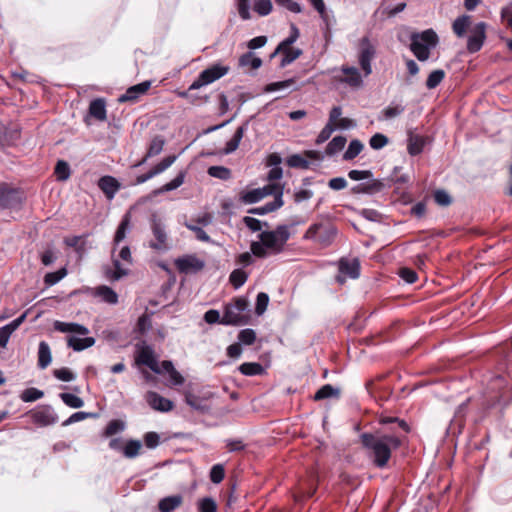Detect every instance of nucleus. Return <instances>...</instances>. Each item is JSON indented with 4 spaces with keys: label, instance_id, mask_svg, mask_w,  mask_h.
Returning <instances> with one entry per match:
<instances>
[{
    "label": "nucleus",
    "instance_id": "f257e3e1",
    "mask_svg": "<svg viewBox=\"0 0 512 512\" xmlns=\"http://www.w3.org/2000/svg\"><path fill=\"white\" fill-rule=\"evenodd\" d=\"M291 226L278 225L274 230H264L258 234V240L252 241L250 250L256 258H267L279 255L285 250V246L291 237Z\"/></svg>",
    "mask_w": 512,
    "mask_h": 512
},
{
    "label": "nucleus",
    "instance_id": "f03ea898",
    "mask_svg": "<svg viewBox=\"0 0 512 512\" xmlns=\"http://www.w3.org/2000/svg\"><path fill=\"white\" fill-rule=\"evenodd\" d=\"M360 439L363 447L370 452L373 463L378 468H384L391 458V450L398 449L401 446V440L395 434L363 433Z\"/></svg>",
    "mask_w": 512,
    "mask_h": 512
},
{
    "label": "nucleus",
    "instance_id": "7ed1b4c3",
    "mask_svg": "<svg viewBox=\"0 0 512 512\" xmlns=\"http://www.w3.org/2000/svg\"><path fill=\"white\" fill-rule=\"evenodd\" d=\"M409 48L413 55L421 62L429 59L430 51L434 49L438 43L439 38L433 29H426L422 32H413L410 35Z\"/></svg>",
    "mask_w": 512,
    "mask_h": 512
},
{
    "label": "nucleus",
    "instance_id": "20e7f679",
    "mask_svg": "<svg viewBox=\"0 0 512 512\" xmlns=\"http://www.w3.org/2000/svg\"><path fill=\"white\" fill-rule=\"evenodd\" d=\"M248 308V301L244 297H236L224 306L221 324L226 326L245 325L249 316L245 314Z\"/></svg>",
    "mask_w": 512,
    "mask_h": 512
},
{
    "label": "nucleus",
    "instance_id": "39448f33",
    "mask_svg": "<svg viewBox=\"0 0 512 512\" xmlns=\"http://www.w3.org/2000/svg\"><path fill=\"white\" fill-rule=\"evenodd\" d=\"M337 233V228L332 223L319 222L310 225L303 235V238L305 240H311L321 247H328L334 242Z\"/></svg>",
    "mask_w": 512,
    "mask_h": 512
},
{
    "label": "nucleus",
    "instance_id": "423d86ee",
    "mask_svg": "<svg viewBox=\"0 0 512 512\" xmlns=\"http://www.w3.org/2000/svg\"><path fill=\"white\" fill-rule=\"evenodd\" d=\"M230 70V67L221 63H215L200 72L198 77L189 86V90L200 89L203 86L209 85L216 80L225 76Z\"/></svg>",
    "mask_w": 512,
    "mask_h": 512
},
{
    "label": "nucleus",
    "instance_id": "0eeeda50",
    "mask_svg": "<svg viewBox=\"0 0 512 512\" xmlns=\"http://www.w3.org/2000/svg\"><path fill=\"white\" fill-rule=\"evenodd\" d=\"M151 231L154 239L149 242V247L159 252L167 251L169 244L166 226L156 215L151 218Z\"/></svg>",
    "mask_w": 512,
    "mask_h": 512
},
{
    "label": "nucleus",
    "instance_id": "6e6552de",
    "mask_svg": "<svg viewBox=\"0 0 512 512\" xmlns=\"http://www.w3.org/2000/svg\"><path fill=\"white\" fill-rule=\"evenodd\" d=\"M376 56V48L368 37H363L359 43L358 63L363 71L364 77L372 73V61Z\"/></svg>",
    "mask_w": 512,
    "mask_h": 512
},
{
    "label": "nucleus",
    "instance_id": "1a4fd4ad",
    "mask_svg": "<svg viewBox=\"0 0 512 512\" xmlns=\"http://www.w3.org/2000/svg\"><path fill=\"white\" fill-rule=\"evenodd\" d=\"M27 415L39 427H47L58 422L59 418L51 405H39L30 410Z\"/></svg>",
    "mask_w": 512,
    "mask_h": 512
},
{
    "label": "nucleus",
    "instance_id": "9d476101",
    "mask_svg": "<svg viewBox=\"0 0 512 512\" xmlns=\"http://www.w3.org/2000/svg\"><path fill=\"white\" fill-rule=\"evenodd\" d=\"M22 202L23 195L19 189L0 184V210L19 208Z\"/></svg>",
    "mask_w": 512,
    "mask_h": 512
},
{
    "label": "nucleus",
    "instance_id": "9b49d317",
    "mask_svg": "<svg viewBox=\"0 0 512 512\" xmlns=\"http://www.w3.org/2000/svg\"><path fill=\"white\" fill-rule=\"evenodd\" d=\"M486 28L485 22H478L471 28V34L467 40V50L470 53H476L482 48L486 39Z\"/></svg>",
    "mask_w": 512,
    "mask_h": 512
},
{
    "label": "nucleus",
    "instance_id": "f8f14e48",
    "mask_svg": "<svg viewBox=\"0 0 512 512\" xmlns=\"http://www.w3.org/2000/svg\"><path fill=\"white\" fill-rule=\"evenodd\" d=\"M175 266L180 273H196L205 266L203 260L195 255H185L175 260Z\"/></svg>",
    "mask_w": 512,
    "mask_h": 512
},
{
    "label": "nucleus",
    "instance_id": "ddd939ff",
    "mask_svg": "<svg viewBox=\"0 0 512 512\" xmlns=\"http://www.w3.org/2000/svg\"><path fill=\"white\" fill-rule=\"evenodd\" d=\"M340 70L344 76L337 77L336 80L338 82L346 84L351 88H360L363 85V77L358 68L342 65Z\"/></svg>",
    "mask_w": 512,
    "mask_h": 512
},
{
    "label": "nucleus",
    "instance_id": "4468645a",
    "mask_svg": "<svg viewBox=\"0 0 512 512\" xmlns=\"http://www.w3.org/2000/svg\"><path fill=\"white\" fill-rule=\"evenodd\" d=\"M152 82L149 80L143 81L139 84L133 85L129 87L124 94L120 95L118 98V102L125 103H135L141 96L146 94V92L150 89Z\"/></svg>",
    "mask_w": 512,
    "mask_h": 512
},
{
    "label": "nucleus",
    "instance_id": "2eb2a0df",
    "mask_svg": "<svg viewBox=\"0 0 512 512\" xmlns=\"http://www.w3.org/2000/svg\"><path fill=\"white\" fill-rule=\"evenodd\" d=\"M137 363L145 365L149 367L153 372L160 373V368L158 362L154 355V350L151 346L145 345L143 346L138 355H137Z\"/></svg>",
    "mask_w": 512,
    "mask_h": 512
},
{
    "label": "nucleus",
    "instance_id": "dca6fc26",
    "mask_svg": "<svg viewBox=\"0 0 512 512\" xmlns=\"http://www.w3.org/2000/svg\"><path fill=\"white\" fill-rule=\"evenodd\" d=\"M146 401L151 408L160 412H168L173 409V402L157 392L149 391L146 395Z\"/></svg>",
    "mask_w": 512,
    "mask_h": 512
},
{
    "label": "nucleus",
    "instance_id": "f3484780",
    "mask_svg": "<svg viewBox=\"0 0 512 512\" xmlns=\"http://www.w3.org/2000/svg\"><path fill=\"white\" fill-rule=\"evenodd\" d=\"M386 188V184L379 179H372L366 183H360L352 187V193L354 194H375L383 191Z\"/></svg>",
    "mask_w": 512,
    "mask_h": 512
},
{
    "label": "nucleus",
    "instance_id": "a211bd4d",
    "mask_svg": "<svg viewBox=\"0 0 512 512\" xmlns=\"http://www.w3.org/2000/svg\"><path fill=\"white\" fill-rule=\"evenodd\" d=\"M98 188L111 200L120 189V183L112 176H103L98 180Z\"/></svg>",
    "mask_w": 512,
    "mask_h": 512
},
{
    "label": "nucleus",
    "instance_id": "6ab92c4d",
    "mask_svg": "<svg viewBox=\"0 0 512 512\" xmlns=\"http://www.w3.org/2000/svg\"><path fill=\"white\" fill-rule=\"evenodd\" d=\"M339 272L347 275L352 279H356L360 275V262L358 259H345L339 261Z\"/></svg>",
    "mask_w": 512,
    "mask_h": 512
},
{
    "label": "nucleus",
    "instance_id": "aec40b11",
    "mask_svg": "<svg viewBox=\"0 0 512 512\" xmlns=\"http://www.w3.org/2000/svg\"><path fill=\"white\" fill-rule=\"evenodd\" d=\"M183 497L180 494L167 496L158 502L160 512H173L181 506Z\"/></svg>",
    "mask_w": 512,
    "mask_h": 512
},
{
    "label": "nucleus",
    "instance_id": "412c9836",
    "mask_svg": "<svg viewBox=\"0 0 512 512\" xmlns=\"http://www.w3.org/2000/svg\"><path fill=\"white\" fill-rule=\"evenodd\" d=\"M103 273L108 281L114 282L127 275L128 269L123 268L118 259L113 260L112 267H104Z\"/></svg>",
    "mask_w": 512,
    "mask_h": 512
},
{
    "label": "nucleus",
    "instance_id": "4be33fe9",
    "mask_svg": "<svg viewBox=\"0 0 512 512\" xmlns=\"http://www.w3.org/2000/svg\"><path fill=\"white\" fill-rule=\"evenodd\" d=\"M425 146V138L413 133L409 134L407 140V151L411 156H417L423 152Z\"/></svg>",
    "mask_w": 512,
    "mask_h": 512
},
{
    "label": "nucleus",
    "instance_id": "5701e85b",
    "mask_svg": "<svg viewBox=\"0 0 512 512\" xmlns=\"http://www.w3.org/2000/svg\"><path fill=\"white\" fill-rule=\"evenodd\" d=\"M238 65L242 68L248 67L250 70H257L262 66V59L249 51L239 57Z\"/></svg>",
    "mask_w": 512,
    "mask_h": 512
},
{
    "label": "nucleus",
    "instance_id": "b1692460",
    "mask_svg": "<svg viewBox=\"0 0 512 512\" xmlns=\"http://www.w3.org/2000/svg\"><path fill=\"white\" fill-rule=\"evenodd\" d=\"M299 36H300L299 29L297 28V26L294 23H292L290 25V35L287 38H285L284 40H282L277 45L276 49L271 54V58L275 57L277 54H279V51L285 49L286 47L292 46L297 41Z\"/></svg>",
    "mask_w": 512,
    "mask_h": 512
},
{
    "label": "nucleus",
    "instance_id": "393cba45",
    "mask_svg": "<svg viewBox=\"0 0 512 512\" xmlns=\"http://www.w3.org/2000/svg\"><path fill=\"white\" fill-rule=\"evenodd\" d=\"M246 128H247V123H245L237 128V130L235 131L232 138L226 143V146L224 148L225 154H231L237 150V148L239 147V144L244 136Z\"/></svg>",
    "mask_w": 512,
    "mask_h": 512
},
{
    "label": "nucleus",
    "instance_id": "a878e982",
    "mask_svg": "<svg viewBox=\"0 0 512 512\" xmlns=\"http://www.w3.org/2000/svg\"><path fill=\"white\" fill-rule=\"evenodd\" d=\"M246 128H247V123H245L237 128V130L235 131L232 138L226 143V146L224 148L225 154H231L237 150V148L239 147V144L244 136Z\"/></svg>",
    "mask_w": 512,
    "mask_h": 512
},
{
    "label": "nucleus",
    "instance_id": "bb28decb",
    "mask_svg": "<svg viewBox=\"0 0 512 512\" xmlns=\"http://www.w3.org/2000/svg\"><path fill=\"white\" fill-rule=\"evenodd\" d=\"M471 24V16L470 15H461L457 17L452 24V30L455 35L459 38L464 37L467 31V28Z\"/></svg>",
    "mask_w": 512,
    "mask_h": 512
},
{
    "label": "nucleus",
    "instance_id": "cd10ccee",
    "mask_svg": "<svg viewBox=\"0 0 512 512\" xmlns=\"http://www.w3.org/2000/svg\"><path fill=\"white\" fill-rule=\"evenodd\" d=\"M54 328L55 330L63 333H77L80 335H85L88 332V330L82 325L61 321H55Z\"/></svg>",
    "mask_w": 512,
    "mask_h": 512
},
{
    "label": "nucleus",
    "instance_id": "c85d7f7f",
    "mask_svg": "<svg viewBox=\"0 0 512 512\" xmlns=\"http://www.w3.org/2000/svg\"><path fill=\"white\" fill-rule=\"evenodd\" d=\"M51 350L47 342L41 341L38 346V367L45 369L51 363Z\"/></svg>",
    "mask_w": 512,
    "mask_h": 512
},
{
    "label": "nucleus",
    "instance_id": "c756f323",
    "mask_svg": "<svg viewBox=\"0 0 512 512\" xmlns=\"http://www.w3.org/2000/svg\"><path fill=\"white\" fill-rule=\"evenodd\" d=\"M98 299L109 305L118 303V294L106 285H98Z\"/></svg>",
    "mask_w": 512,
    "mask_h": 512
},
{
    "label": "nucleus",
    "instance_id": "7c9ffc66",
    "mask_svg": "<svg viewBox=\"0 0 512 512\" xmlns=\"http://www.w3.org/2000/svg\"><path fill=\"white\" fill-rule=\"evenodd\" d=\"M279 54L283 55L279 66L280 68H284L298 59L302 55V50L288 46L285 49L279 51Z\"/></svg>",
    "mask_w": 512,
    "mask_h": 512
},
{
    "label": "nucleus",
    "instance_id": "2f4dec72",
    "mask_svg": "<svg viewBox=\"0 0 512 512\" xmlns=\"http://www.w3.org/2000/svg\"><path fill=\"white\" fill-rule=\"evenodd\" d=\"M95 339L93 337L80 338L77 336H70L68 338V346L75 351H82L94 345Z\"/></svg>",
    "mask_w": 512,
    "mask_h": 512
},
{
    "label": "nucleus",
    "instance_id": "473e14b6",
    "mask_svg": "<svg viewBox=\"0 0 512 512\" xmlns=\"http://www.w3.org/2000/svg\"><path fill=\"white\" fill-rule=\"evenodd\" d=\"M164 144H165V140L162 136H160V135L155 136L151 140L148 150H147V153H146V156L144 157V159L142 160L141 163H144L148 158L159 155L163 150Z\"/></svg>",
    "mask_w": 512,
    "mask_h": 512
},
{
    "label": "nucleus",
    "instance_id": "72a5a7b5",
    "mask_svg": "<svg viewBox=\"0 0 512 512\" xmlns=\"http://www.w3.org/2000/svg\"><path fill=\"white\" fill-rule=\"evenodd\" d=\"M262 188H256L249 191L241 192L240 201L244 204H254L261 201L265 197Z\"/></svg>",
    "mask_w": 512,
    "mask_h": 512
},
{
    "label": "nucleus",
    "instance_id": "f704fd0d",
    "mask_svg": "<svg viewBox=\"0 0 512 512\" xmlns=\"http://www.w3.org/2000/svg\"><path fill=\"white\" fill-rule=\"evenodd\" d=\"M141 448H142L141 441L135 440V439L127 440L123 446L122 455L128 459L135 458L140 454Z\"/></svg>",
    "mask_w": 512,
    "mask_h": 512
},
{
    "label": "nucleus",
    "instance_id": "c9c22d12",
    "mask_svg": "<svg viewBox=\"0 0 512 512\" xmlns=\"http://www.w3.org/2000/svg\"><path fill=\"white\" fill-rule=\"evenodd\" d=\"M238 370L245 376H257L265 373L264 367L257 362L242 363Z\"/></svg>",
    "mask_w": 512,
    "mask_h": 512
},
{
    "label": "nucleus",
    "instance_id": "e433bc0d",
    "mask_svg": "<svg viewBox=\"0 0 512 512\" xmlns=\"http://www.w3.org/2000/svg\"><path fill=\"white\" fill-rule=\"evenodd\" d=\"M284 202L283 200H277V201H271L266 203L263 206L251 208L248 210V213L255 214V215H266L268 213L274 212L277 209L281 208L283 206Z\"/></svg>",
    "mask_w": 512,
    "mask_h": 512
},
{
    "label": "nucleus",
    "instance_id": "4c0bfd02",
    "mask_svg": "<svg viewBox=\"0 0 512 512\" xmlns=\"http://www.w3.org/2000/svg\"><path fill=\"white\" fill-rule=\"evenodd\" d=\"M340 390L338 388L333 387L330 384L323 385L314 395V400H324L331 397H339Z\"/></svg>",
    "mask_w": 512,
    "mask_h": 512
},
{
    "label": "nucleus",
    "instance_id": "58836bf2",
    "mask_svg": "<svg viewBox=\"0 0 512 512\" xmlns=\"http://www.w3.org/2000/svg\"><path fill=\"white\" fill-rule=\"evenodd\" d=\"M126 428V423L120 419L111 420L103 431L105 437H111L123 432Z\"/></svg>",
    "mask_w": 512,
    "mask_h": 512
},
{
    "label": "nucleus",
    "instance_id": "ea45409f",
    "mask_svg": "<svg viewBox=\"0 0 512 512\" xmlns=\"http://www.w3.org/2000/svg\"><path fill=\"white\" fill-rule=\"evenodd\" d=\"M248 279V273L243 269H234L229 275V282L235 289L242 287Z\"/></svg>",
    "mask_w": 512,
    "mask_h": 512
},
{
    "label": "nucleus",
    "instance_id": "a19ab883",
    "mask_svg": "<svg viewBox=\"0 0 512 512\" xmlns=\"http://www.w3.org/2000/svg\"><path fill=\"white\" fill-rule=\"evenodd\" d=\"M54 174L57 181L64 182L68 180L71 175V169L69 164L64 160H59L56 163Z\"/></svg>",
    "mask_w": 512,
    "mask_h": 512
},
{
    "label": "nucleus",
    "instance_id": "79ce46f5",
    "mask_svg": "<svg viewBox=\"0 0 512 512\" xmlns=\"http://www.w3.org/2000/svg\"><path fill=\"white\" fill-rule=\"evenodd\" d=\"M363 144L358 139H353L350 141L347 150L343 154V159L346 161L353 160L357 157L361 151L363 150Z\"/></svg>",
    "mask_w": 512,
    "mask_h": 512
},
{
    "label": "nucleus",
    "instance_id": "37998d69",
    "mask_svg": "<svg viewBox=\"0 0 512 512\" xmlns=\"http://www.w3.org/2000/svg\"><path fill=\"white\" fill-rule=\"evenodd\" d=\"M347 140L344 136H335L326 147V154L329 156L340 152L346 144Z\"/></svg>",
    "mask_w": 512,
    "mask_h": 512
},
{
    "label": "nucleus",
    "instance_id": "c03bdc74",
    "mask_svg": "<svg viewBox=\"0 0 512 512\" xmlns=\"http://www.w3.org/2000/svg\"><path fill=\"white\" fill-rule=\"evenodd\" d=\"M185 176H186L185 171L179 172L173 180L164 184L157 192L163 193V192H169V191H173V190L177 189L184 183Z\"/></svg>",
    "mask_w": 512,
    "mask_h": 512
},
{
    "label": "nucleus",
    "instance_id": "a18cd8bd",
    "mask_svg": "<svg viewBox=\"0 0 512 512\" xmlns=\"http://www.w3.org/2000/svg\"><path fill=\"white\" fill-rule=\"evenodd\" d=\"M60 399L70 408H81L84 405V401L75 394L72 393H60Z\"/></svg>",
    "mask_w": 512,
    "mask_h": 512
},
{
    "label": "nucleus",
    "instance_id": "49530a36",
    "mask_svg": "<svg viewBox=\"0 0 512 512\" xmlns=\"http://www.w3.org/2000/svg\"><path fill=\"white\" fill-rule=\"evenodd\" d=\"M43 396H44V392L42 390L31 387V388H27L24 391H22V393L20 395V399L25 403H29V402H34L36 400H39Z\"/></svg>",
    "mask_w": 512,
    "mask_h": 512
},
{
    "label": "nucleus",
    "instance_id": "de8ad7c7",
    "mask_svg": "<svg viewBox=\"0 0 512 512\" xmlns=\"http://www.w3.org/2000/svg\"><path fill=\"white\" fill-rule=\"evenodd\" d=\"M445 72L442 69L432 71L426 80V87L428 89L436 88L444 79Z\"/></svg>",
    "mask_w": 512,
    "mask_h": 512
},
{
    "label": "nucleus",
    "instance_id": "09e8293b",
    "mask_svg": "<svg viewBox=\"0 0 512 512\" xmlns=\"http://www.w3.org/2000/svg\"><path fill=\"white\" fill-rule=\"evenodd\" d=\"M67 275L66 268H60L55 272H49L44 277V282L48 286H53L61 281Z\"/></svg>",
    "mask_w": 512,
    "mask_h": 512
},
{
    "label": "nucleus",
    "instance_id": "8fccbe9b",
    "mask_svg": "<svg viewBox=\"0 0 512 512\" xmlns=\"http://www.w3.org/2000/svg\"><path fill=\"white\" fill-rule=\"evenodd\" d=\"M243 223L246 225V227L251 230L252 232H261L263 227L268 228L269 223L268 222H262L258 220L257 218L245 216L243 218Z\"/></svg>",
    "mask_w": 512,
    "mask_h": 512
},
{
    "label": "nucleus",
    "instance_id": "3c124183",
    "mask_svg": "<svg viewBox=\"0 0 512 512\" xmlns=\"http://www.w3.org/2000/svg\"><path fill=\"white\" fill-rule=\"evenodd\" d=\"M198 512H217V504L211 497H204L197 502Z\"/></svg>",
    "mask_w": 512,
    "mask_h": 512
},
{
    "label": "nucleus",
    "instance_id": "603ef678",
    "mask_svg": "<svg viewBox=\"0 0 512 512\" xmlns=\"http://www.w3.org/2000/svg\"><path fill=\"white\" fill-rule=\"evenodd\" d=\"M129 223H130V218H129V215L126 214L123 217L122 221L120 222V224L116 230L115 237H114L115 244H118L125 238L126 232L129 228Z\"/></svg>",
    "mask_w": 512,
    "mask_h": 512
},
{
    "label": "nucleus",
    "instance_id": "864d4df0",
    "mask_svg": "<svg viewBox=\"0 0 512 512\" xmlns=\"http://www.w3.org/2000/svg\"><path fill=\"white\" fill-rule=\"evenodd\" d=\"M185 226L192 232H194L195 234V237L197 240L201 241V242H206V243H212V239L210 238V236L203 230V228L201 226H198L196 224H193V223H186Z\"/></svg>",
    "mask_w": 512,
    "mask_h": 512
},
{
    "label": "nucleus",
    "instance_id": "5fc2aeb1",
    "mask_svg": "<svg viewBox=\"0 0 512 512\" xmlns=\"http://www.w3.org/2000/svg\"><path fill=\"white\" fill-rule=\"evenodd\" d=\"M254 11L260 16H267L272 11L271 0H254Z\"/></svg>",
    "mask_w": 512,
    "mask_h": 512
},
{
    "label": "nucleus",
    "instance_id": "6e6d98bb",
    "mask_svg": "<svg viewBox=\"0 0 512 512\" xmlns=\"http://www.w3.org/2000/svg\"><path fill=\"white\" fill-rule=\"evenodd\" d=\"M262 189L264 190L263 193H265V197L268 195H273V201H277L278 199L283 200V186H281L280 184L271 183L262 187Z\"/></svg>",
    "mask_w": 512,
    "mask_h": 512
},
{
    "label": "nucleus",
    "instance_id": "4d7b16f0",
    "mask_svg": "<svg viewBox=\"0 0 512 512\" xmlns=\"http://www.w3.org/2000/svg\"><path fill=\"white\" fill-rule=\"evenodd\" d=\"M379 423L382 425L396 423L398 425V427L401 428L404 432L407 433L410 431V427H409L408 423L403 419H399L398 417L381 416L379 419Z\"/></svg>",
    "mask_w": 512,
    "mask_h": 512
},
{
    "label": "nucleus",
    "instance_id": "13d9d810",
    "mask_svg": "<svg viewBox=\"0 0 512 512\" xmlns=\"http://www.w3.org/2000/svg\"><path fill=\"white\" fill-rule=\"evenodd\" d=\"M208 174L221 180H227L231 176V171L223 166H211L208 168Z\"/></svg>",
    "mask_w": 512,
    "mask_h": 512
},
{
    "label": "nucleus",
    "instance_id": "bf43d9fd",
    "mask_svg": "<svg viewBox=\"0 0 512 512\" xmlns=\"http://www.w3.org/2000/svg\"><path fill=\"white\" fill-rule=\"evenodd\" d=\"M210 480L214 484H219L225 477V469L222 464H215L212 466L209 474Z\"/></svg>",
    "mask_w": 512,
    "mask_h": 512
},
{
    "label": "nucleus",
    "instance_id": "052dcab7",
    "mask_svg": "<svg viewBox=\"0 0 512 512\" xmlns=\"http://www.w3.org/2000/svg\"><path fill=\"white\" fill-rule=\"evenodd\" d=\"M404 110L405 107L401 104H391L382 111V114L384 119L388 120L401 115L404 112Z\"/></svg>",
    "mask_w": 512,
    "mask_h": 512
},
{
    "label": "nucleus",
    "instance_id": "680f3d73",
    "mask_svg": "<svg viewBox=\"0 0 512 512\" xmlns=\"http://www.w3.org/2000/svg\"><path fill=\"white\" fill-rule=\"evenodd\" d=\"M238 340L240 344L252 345L256 340V333L250 328L243 329L238 334Z\"/></svg>",
    "mask_w": 512,
    "mask_h": 512
},
{
    "label": "nucleus",
    "instance_id": "e2e57ef3",
    "mask_svg": "<svg viewBox=\"0 0 512 512\" xmlns=\"http://www.w3.org/2000/svg\"><path fill=\"white\" fill-rule=\"evenodd\" d=\"M269 303V296L265 292H260L257 294L256 297V306H255V313L257 315H262L268 306Z\"/></svg>",
    "mask_w": 512,
    "mask_h": 512
},
{
    "label": "nucleus",
    "instance_id": "0e129e2a",
    "mask_svg": "<svg viewBox=\"0 0 512 512\" xmlns=\"http://www.w3.org/2000/svg\"><path fill=\"white\" fill-rule=\"evenodd\" d=\"M388 141L389 139L387 136L382 133H376L370 138L369 145L372 149L379 150L386 146Z\"/></svg>",
    "mask_w": 512,
    "mask_h": 512
},
{
    "label": "nucleus",
    "instance_id": "69168bd1",
    "mask_svg": "<svg viewBox=\"0 0 512 512\" xmlns=\"http://www.w3.org/2000/svg\"><path fill=\"white\" fill-rule=\"evenodd\" d=\"M53 375L55 378L63 382H71L76 378L75 374L67 367L55 369L53 371Z\"/></svg>",
    "mask_w": 512,
    "mask_h": 512
},
{
    "label": "nucleus",
    "instance_id": "338daca9",
    "mask_svg": "<svg viewBox=\"0 0 512 512\" xmlns=\"http://www.w3.org/2000/svg\"><path fill=\"white\" fill-rule=\"evenodd\" d=\"M287 164L290 166V167H293V168H302V169H307L309 168V161L306 160L304 157H302L300 154H293L291 155L288 160H287Z\"/></svg>",
    "mask_w": 512,
    "mask_h": 512
},
{
    "label": "nucleus",
    "instance_id": "774afa93",
    "mask_svg": "<svg viewBox=\"0 0 512 512\" xmlns=\"http://www.w3.org/2000/svg\"><path fill=\"white\" fill-rule=\"evenodd\" d=\"M500 16L502 21L506 23L507 27L512 29V2L502 7Z\"/></svg>",
    "mask_w": 512,
    "mask_h": 512
}]
</instances>
